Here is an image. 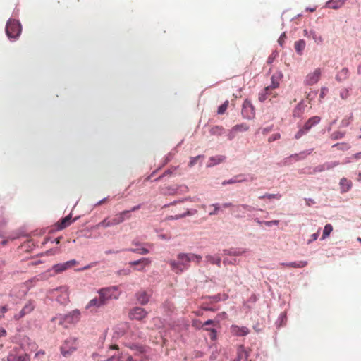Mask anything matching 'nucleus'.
I'll list each match as a JSON object with an SVG mask.
<instances>
[{"label":"nucleus","instance_id":"1","mask_svg":"<svg viewBox=\"0 0 361 361\" xmlns=\"http://www.w3.org/2000/svg\"><path fill=\"white\" fill-rule=\"evenodd\" d=\"M80 319V312L78 310H74L66 314H57L51 319L52 322H56L65 328L69 325L78 323Z\"/></svg>","mask_w":361,"mask_h":361},{"label":"nucleus","instance_id":"2","mask_svg":"<svg viewBox=\"0 0 361 361\" xmlns=\"http://www.w3.org/2000/svg\"><path fill=\"white\" fill-rule=\"evenodd\" d=\"M177 258V261L170 260L169 263L174 272L180 274L189 268L191 262L190 254L180 253Z\"/></svg>","mask_w":361,"mask_h":361},{"label":"nucleus","instance_id":"3","mask_svg":"<svg viewBox=\"0 0 361 361\" xmlns=\"http://www.w3.org/2000/svg\"><path fill=\"white\" fill-rule=\"evenodd\" d=\"M78 341L75 338L69 337L64 341L61 346V354L64 357L70 356L78 348Z\"/></svg>","mask_w":361,"mask_h":361},{"label":"nucleus","instance_id":"4","mask_svg":"<svg viewBox=\"0 0 361 361\" xmlns=\"http://www.w3.org/2000/svg\"><path fill=\"white\" fill-rule=\"evenodd\" d=\"M6 35L9 38L16 39L21 32L20 23L14 19H9L6 26Z\"/></svg>","mask_w":361,"mask_h":361},{"label":"nucleus","instance_id":"5","mask_svg":"<svg viewBox=\"0 0 361 361\" xmlns=\"http://www.w3.org/2000/svg\"><path fill=\"white\" fill-rule=\"evenodd\" d=\"M321 121V118L319 116H312L304 124L303 127L300 128L295 135V138L296 140L300 139L302 136L307 134V132L314 126L318 124Z\"/></svg>","mask_w":361,"mask_h":361},{"label":"nucleus","instance_id":"6","mask_svg":"<svg viewBox=\"0 0 361 361\" xmlns=\"http://www.w3.org/2000/svg\"><path fill=\"white\" fill-rule=\"evenodd\" d=\"M99 295L104 300L105 304L111 299H117L119 296L117 287L112 286L109 288H102L99 291Z\"/></svg>","mask_w":361,"mask_h":361},{"label":"nucleus","instance_id":"7","mask_svg":"<svg viewBox=\"0 0 361 361\" xmlns=\"http://www.w3.org/2000/svg\"><path fill=\"white\" fill-rule=\"evenodd\" d=\"M322 75V69L316 68L314 71L309 73L305 80L304 84L307 86H312L317 84L320 80Z\"/></svg>","mask_w":361,"mask_h":361},{"label":"nucleus","instance_id":"8","mask_svg":"<svg viewBox=\"0 0 361 361\" xmlns=\"http://www.w3.org/2000/svg\"><path fill=\"white\" fill-rule=\"evenodd\" d=\"M241 113L244 118L251 119L254 118L255 114V108L249 100L244 101Z\"/></svg>","mask_w":361,"mask_h":361},{"label":"nucleus","instance_id":"9","mask_svg":"<svg viewBox=\"0 0 361 361\" xmlns=\"http://www.w3.org/2000/svg\"><path fill=\"white\" fill-rule=\"evenodd\" d=\"M147 312L145 309L135 307L129 312V318L132 320L135 319L141 321L147 317Z\"/></svg>","mask_w":361,"mask_h":361},{"label":"nucleus","instance_id":"10","mask_svg":"<svg viewBox=\"0 0 361 361\" xmlns=\"http://www.w3.org/2000/svg\"><path fill=\"white\" fill-rule=\"evenodd\" d=\"M276 88H272L271 87L267 86L264 90L259 94V100L260 102H264L267 99H269V101H272L273 98H276L278 94L274 91Z\"/></svg>","mask_w":361,"mask_h":361},{"label":"nucleus","instance_id":"11","mask_svg":"<svg viewBox=\"0 0 361 361\" xmlns=\"http://www.w3.org/2000/svg\"><path fill=\"white\" fill-rule=\"evenodd\" d=\"M130 211H123L117 214H116L114 217L110 218L112 225L116 226L121 224L126 219H129L130 218Z\"/></svg>","mask_w":361,"mask_h":361},{"label":"nucleus","instance_id":"12","mask_svg":"<svg viewBox=\"0 0 361 361\" xmlns=\"http://www.w3.org/2000/svg\"><path fill=\"white\" fill-rule=\"evenodd\" d=\"M78 264V262L76 260L72 259V260L68 261L65 263L54 265L52 269L56 274H58V273L62 272L63 271H66L68 269H69Z\"/></svg>","mask_w":361,"mask_h":361},{"label":"nucleus","instance_id":"13","mask_svg":"<svg viewBox=\"0 0 361 361\" xmlns=\"http://www.w3.org/2000/svg\"><path fill=\"white\" fill-rule=\"evenodd\" d=\"M105 305L104 300L99 295V298H94L89 301L85 306L86 310H90V312L95 311L97 308Z\"/></svg>","mask_w":361,"mask_h":361},{"label":"nucleus","instance_id":"14","mask_svg":"<svg viewBox=\"0 0 361 361\" xmlns=\"http://www.w3.org/2000/svg\"><path fill=\"white\" fill-rule=\"evenodd\" d=\"M249 126L246 123L238 124L233 126L228 134V139L232 140L237 132H245L248 130Z\"/></svg>","mask_w":361,"mask_h":361},{"label":"nucleus","instance_id":"15","mask_svg":"<svg viewBox=\"0 0 361 361\" xmlns=\"http://www.w3.org/2000/svg\"><path fill=\"white\" fill-rule=\"evenodd\" d=\"M231 332L233 335L237 336H243L249 334V329L245 326H238L232 325L231 326Z\"/></svg>","mask_w":361,"mask_h":361},{"label":"nucleus","instance_id":"16","mask_svg":"<svg viewBox=\"0 0 361 361\" xmlns=\"http://www.w3.org/2000/svg\"><path fill=\"white\" fill-rule=\"evenodd\" d=\"M34 308H35V306L32 304V302H29L23 307V308L21 310V311L18 314H16L14 316V319L16 320L21 319L25 315L30 313L34 310Z\"/></svg>","mask_w":361,"mask_h":361},{"label":"nucleus","instance_id":"17","mask_svg":"<svg viewBox=\"0 0 361 361\" xmlns=\"http://www.w3.org/2000/svg\"><path fill=\"white\" fill-rule=\"evenodd\" d=\"M151 259L149 258H142L140 259L133 261L129 262V265L130 266H136L137 264H141V267L137 268L136 269L140 271H145V267L146 266H149L151 264Z\"/></svg>","mask_w":361,"mask_h":361},{"label":"nucleus","instance_id":"18","mask_svg":"<svg viewBox=\"0 0 361 361\" xmlns=\"http://www.w3.org/2000/svg\"><path fill=\"white\" fill-rule=\"evenodd\" d=\"M150 297L151 293L145 290H140L136 294L137 301L142 305H146L149 302Z\"/></svg>","mask_w":361,"mask_h":361},{"label":"nucleus","instance_id":"19","mask_svg":"<svg viewBox=\"0 0 361 361\" xmlns=\"http://www.w3.org/2000/svg\"><path fill=\"white\" fill-rule=\"evenodd\" d=\"M250 350L246 349L243 345H239L237 348V355L240 359L245 361H251L249 359Z\"/></svg>","mask_w":361,"mask_h":361},{"label":"nucleus","instance_id":"20","mask_svg":"<svg viewBox=\"0 0 361 361\" xmlns=\"http://www.w3.org/2000/svg\"><path fill=\"white\" fill-rule=\"evenodd\" d=\"M71 216L68 215L56 224V229L62 230L71 224Z\"/></svg>","mask_w":361,"mask_h":361},{"label":"nucleus","instance_id":"21","mask_svg":"<svg viewBox=\"0 0 361 361\" xmlns=\"http://www.w3.org/2000/svg\"><path fill=\"white\" fill-rule=\"evenodd\" d=\"M346 0H330L326 2V7L332 9H338L342 7Z\"/></svg>","mask_w":361,"mask_h":361},{"label":"nucleus","instance_id":"22","mask_svg":"<svg viewBox=\"0 0 361 361\" xmlns=\"http://www.w3.org/2000/svg\"><path fill=\"white\" fill-rule=\"evenodd\" d=\"M283 78L281 72H276L271 76V85L269 87L272 88H277L279 86L281 80Z\"/></svg>","mask_w":361,"mask_h":361},{"label":"nucleus","instance_id":"23","mask_svg":"<svg viewBox=\"0 0 361 361\" xmlns=\"http://www.w3.org/2000/svg\"><path fill=\"white\" fill-rule=\"evenodd\" d=\"M339 184H340L341 190L342 192H346L352 187L351 180L347 179L346 178H341Z\"/></svg>","mask_w":361,"mask_h":361},{"label":"nucleus","instance_id":"24","mask_svg":"<svg viewBox=\"0 0 361 361\" xmlns=\"http://www.w3.org/2000/svg\"><path fill=\"white\" fill-rule=\"evenodd\" d=\"M305 35L307 37H312L315 43L320 44L323 42V38L321 35H318L315 31H310V34H307V30H305Z\"/></svg>","mask_w":361,"mask_h":361},{"label":"nucleus","instance_id":"25","mask_svg":"<svg viewBox=\"0 0 361 361\" xmlns=\"http://www.w3.org/2000/svg\"><path fill=\"white\" fill-rule=\"evenodd\" d=\"M226 157L223 155H217L215 157H212L209 159V163L208 164V166H215L225 160Z\"/></svg>","mask_w":361,"mask_h":361},{"label":"nucleus","instance_id":"26","mask_svg":"<svg viewBox=\"0 0 361 361\" xmlns=\"http://www.w3.org/2000/svg\"><path fill=\"white\" fill-rule=\"evenodd\" d=\"M305 46L306 43L303 39L296 41L294 44L295 49L299 55L302 54V51L305 49Z\"/></svg>","mask_w":361,"mask_h":361},{"label":"nucleus","instance_id":"27","mask_svg":"<svg viewBox=\"0 0 361 361\" xmlns=\"http://www.w3.org/2000/svg\"><path fill=\"white\" fill-rule=\"evenodd\" d=\"M197 210L194 209V210H189L188 209H185V212L183 214H178V215H175V216H171L169 217V219H179L180 218H183L185 217V216H190V215H194L197 213Z\"/></svg>","mask_w":361,"mask_h":361},{"label":"nucleus","instance_id":"28","mask_svg":"<svg viewBox=\"0 0 361 361\" xmlns=\"http://www.w3.org/2000/svg\"><path fill=\"white\" fill-rule=\"evenodd\" d=\"M206 261L212 264H216L218 267L221 265V259L219 256L207 255L205 257Z\"/></svg>","mask_w":361,"mask_h":361},{"label":"nucleus","instance_id":"29","mask_svg":"<svg viewBox=\"0 0 361 361\" xmlns=\"http://www.w3.org/2000/svg\"><path fill=\"white\" fill-rule=\"evenodd\" d=\"M111 226H113V225H112L111 221L110 219V217H106L104 220H102V221L98 223L94 226V228L97 229H99L100 228H106L111 227Z\"/></svg>","mask_w":361,"mask_h":361},{"label":"nucleus","instance_id":"30","mask_svg":"<svg viewBox=\"0 0 361 361\" xmlns=\"http://www.w3.org/2000/svg\"><path fill=\"white\" fill-rule=\"evenodd\" d=\"M243 175L242 174H240V175H238V176H234L233 178L231 179H229L228 180H224L222 184L224 185H226V184H233V183H242L243 181L245 180V178H243Z\"/></svg>","mask_w":361,"mask_h":361},{"label":"nucleus","instance_id":"31","mask_svg":"<svg viewBox=\"0 0 361 361\" xmlns=\"http://www.w3.org/2000/svg\"><path fill=\"white\" fill-rule=\"evenodd\" d=\"M349 76V71L347 68H342L336 75V80L338 81H343L347 79Z\"/></svg>","mask_w":361,"mask_h":361},{"label":"nucleus","instance_id":"32","mask_svg":"<svg viewBox=\"0 0 361 361\" xmlns=\"http://www.w3.org/2000/svg\"><path fill=\"white\" fill-rule=\"evenodd\" d=\"M224 132V128L221 126H214L209 130L210 134L212 135H221Z\"/></svg>","mask_w":361,"mask_h":361},{"label":"nucleus","instance_id":"33","mask_svg":"<svg viewBox=\"0 0 361 361\" xmlns=\"http://www.w3.org/2000/svg\"><path fill=\"white\" fill-rule=\"evenodd\" d=\"M288 267L291 268H303L307 265V261H298V262H293L288 263L287 264Z\"/></svg>","mask_w":361,"mask_h":361},{"label":"nucleus","instance_id":"34","mask_svg":"<svg viewBox=\"0 0 361 361\" xmlns=\"http://www.w3.org/2000/svg\"><path fill=\"white\" fill-rule=\"evenodd\" d=\"M161 192L165 195H174L177 193V188L171 186L165 187L161 189Z\"/></svg>","mask_w":361,"mask_h":361},{"label":"nucleus","instance_id":"35","mask_svg":"<svg viewBox=\"0 0 361 361\" xmlns=\"http://www.w3.org/2000/svg\"><path fill=\"white\" fill-rule=\"evenodd\" d=\"M332 231H333L332 226L330 224H326L324 226L322 239L324 240V239L326 238L327 237H329V235H330V233Z\"/></svg>","mask_w":361,"mask_h":361},{"label":"nucleus","instance_id":"36","mask_svg":"<svg viewBox=\"0 0 361 361\" xmlns=\"http://www.w3.org/2000/svg\"><path fill=\"white\" fill-rule=\"evenodd\" d=\"M281 197V195L279 193H277V194L266 193L264 195L259 196V199H261V200L265 199V198H267L269 200H272V199L279 200Z\"/></svg>","mask_w":361,"mask_h":361},{"label":"nucleus","instance_id":"37","mask_svg":"<svg viewBox=\"0 0 361 361\" xmlns=\"http://www.w3.org/2000/svg\"><path fill=\"white\" fill-rule=\"evenodd\" d=\"M128 250L130 252H134V253L140 254V255H147L149 252V250L147 248H145V247L130 248V249H128Z\"/></svg>","mask_w":361,"mask_h":361},{"label":"nucleus","instance_id":"38","mask_svg":"<svg viewBox=\"0 0 361 361\" xmlns=\"http://www.w3.org/2000/svg\"><path fill=\"white\" fill-rule=\"evenodd\" d=\"M254 208L250 205L247 204H239L236 206V211L237 212H242V210L248 211V212H252L254 211Z\"/></svg>","mask_w":361,"mask_h":361},{"label":"nucleus","instance_id":"39","mask_svg":"<svg viewBox=\"0 0 361 361\" xmlns=\"http://www.w3.org/2000/svg\"><path fill=\"white\" fill-rule=\"evenodd\" d=\"M339 165L338 161H333V162H326L323 164L324 171L331 170V169Z\"/></svg>","mask_w":361,"mask_h":361},{"label":"nucleus","instance_id":"40","mask_svg":"<svg viewBox=\"0 0 361 361\" xmlns=\"http://www.w3.org/2000/svg\"><path fill=\"white\" fill-rule=\"evenodd\" d=\"M229 102L228 100H226L223 104H221L219 108L217 113L218 114H224L226 109H228Z\"/></svg>","mask_w":361,"mask_h":361},{"label":"nucleus","instance_id":"41","mask_svg":"<svg viewBox=\"0 0 361 361\" xmlns=\"http://www.w3.org/2000/svg\"><path fill=\"white\" fill-rule=\"evenodd\" d=\"M344 136V133L343 132H341V131H336V132H334L331 135V138L334 140H338V139H341L343 138Z\"/></svg>","mask_w":361,"mask_h":361},{"label":"nucleus","instance_id":"42","mask_svg":"<svg viewBox=\"0 0 361 361\" xmlns=\"http://www.w3.org/2000/svg\"><path fill=\"white\" fill-rule=\"evenodd\" d=\"M190 254L191 262H195L197 264H199L201 262L202 256H200L199 255H195L193 253H190Z\"/></svg>","mask_w":361,"mask_h":361},{"label":"nucleus","instance_id":"43","mask_svg":"<svg viewBox=\"0 0 361 361\" xmlns=\"http://www.w3.org/2000/svg\"><path fill=\"white\" fill-rule=\"evenodd\" d=\"M350 95L349 90L346 88L342 89L340 92V97L343 99H346Z\"/></svg>","mask_w":361,"mask_h":361},{"label":"nucleus","instance_id":"44","mask_svg":"<svg viewBox=\"0 0 361 361\" xmlns=\"http://www.w3.org/2000/svg\"><path fill=\"white\" fill-rule=\"evenodd\" d=\"M16 361H30V355L27 354H23L18 355Z\"/></svg>","mask_w":361,"mask_h":361},{"label":"nucleus","instance_id":"45","mask_svg":"<svg viewBox=\"0 0 361 361\" xmlns=\"http://www.w3.org/2000/svg\"><path fill=\"white\" fill-rule=\"evenodd\" d=\"M126 346H128L130 349L131 350H137L139 352H142V347L141 346H139L136 344H126Z\"/></svg>","mask_w":361,"mask_h":361},{"label":"nucleus","instance_id":"46","mask_svg":"<svg viewBox=\"0 0 361 361\" xmlns=\"http://www.w3.org/2000/svg\"><path fill=\"white\" fill-rule=\"evenodd\" d=\"M281 138V135L280 133H275V134H273L271 135L269 138H268V142H274L275 140H277Z\"/></svg>","mask_w":361,"mask_h":361},{"label":"nucleus","instance_id":"47","mask_svg":"<svg viewBox=\"0 0 361 361\" xmlns=\"http://www.w3.org/2000/svg\"><path fill=\"white\" fill-rule=\"evenodd\" d=\"M212 207H214V210L212 212H209V215L210 216L216 215L220 209V207H219V204H212Z\"/></svg>","mask_w":361,"mask_h":361},{"label":"nucleus","instance_id":"48","mask_svg":"<svg viewBox=\"0 0 361 361\" xmlns=\"http://www.w3.org/2000/svg\"><path fill=\"white\" fill-rule=\"evenodd\" d=\"M264 225L267 226H271L273 225H278L279 224V220H273V221H263L262 222Z\"/></svg>","mask_w":361,"mask_h":361},{"label":"nucleus","instance_id":"49","mask_svg":"<svg viewBox=\"0 0 361 361\" xmlns=\"http://www.w3.org/2000/svg\"><path fill=\"white\" fill-rule=\"evenodd\" d=\"M207 330L209 331H210V334H209V337L212 340H215L216 338V331L215 329H207Z\"/></svg>","mask_w":361,"mask_h":361},{"label":"nucleus","instance_id":"50","mask_svg":"<svg viewBox=\"0 0 361 361\" xmlns=\"http://www.w3.org/2000/svg\"><path fill=\"white\" fill-rule=\"evenodd\" d=\"M17 357H18V355L11 353L7 356V360L8 361H16Z\"/></svg>","mask_w":361,"mask_h":361},{"label":"nucleus","instance_id":"51","mask_svg":"<svg viewBox=\"0 0 361 361\" xmlns=\"http://www.w3.org/2000/svg\"><path fill=\"white\" fill-rule=\"evenodd\" d=\"M200 158V156H197L195 157L191 158L190 163H189V166H190V167L193 166L196 164L197 159Z\"/></svg>","mask_w":361,"mask_h":361},{"label":"nucleus","instance_id":"52","mask_svg":"<svg viewBox=\"0 0 361 361\" xmlns=\"http://www.w3.org/2000/svg\"><path fill=\"white\" fill-rule=\"evenodd\" d=\"M322 171H324V166H323V164L318 165V166H317L314 169V173H317V172H322Z\"/></svg>","mask_w":361,"mask_h":361},{"label":"nucleus","instance_id":"53","mask_svg":"<svg viewBox=\"0 0 361 361\" xmlns=\"http://www.w3.org/2000/svg\"><path fill=\"white\" fill-rule=\"evenodd\" d=\"M318 236H319V231H317V233H315L311 235V239L309 240V243H310L311 241L316 240L318 238Z\"/></svg>","mask_w":361,"mask_h":361},{"label":"nucleus","instance_id":"54","mask_svg":"<svg viewBox=\"0 0 361 361\" xmlns=\"http://www.w3.org/2000/svg\"><path fill=\"white\" fill-rule=\"evenodd\" d=\"M8 310V307L7 305H4L0 308V312H2V314L4 315L6 312H7Z\"/></svg>","mask_w":361,"mask_h":361},{"label":"nucleus","instance_id":"55","mask_svg":"<svg viewBox=\"0 0 361 361\" xmlns=\"http://www.w3.org/2000/svg\"><path fill=\"white\" fill-rule=\"evenodd\" d=\"M6 334H7V333H6V329L2 327H0V338L6 336Z\"/></svg>","mask_w":361,"mask_h":361},{"label":"nucleus","instance_id":"56","mask_svg":"<svg viewBox=\"0 0 361 361\" xmlns=\"http://www.w3.org/2000/svg\"><path fill=\"white\" fill-rule=\"evenodd\" d=\"M121 361H135L132 356H128L126 358H125L124 357H121Z\"/></svg>","mask_w":361,"mask_h":361},{"label":"nucleus","instance_id":"57","mask_svg":"<svg viewBox=\"0 0 361 361\" xmlns=\"http://www.w3.org/2000/svg\"><path fill=\"white\" fill-rule=\"evenodd\" d=\"M352 158L356 160L361 159V152L353 154Z\"/></svg>","mask_w":361,"mask_h":361},{"label":"nucleus","instance_id":"58","mask_svg":"<svg viewBox=\"0 0 361 361\" xmlns=\"http://www.w3.org/2000/svg\"><path fill=\"white\" fill-rule=\"evenodd\" d=\"M326 91H327V89L326 87L322 88L321 93H320V98H322V99L324 98Z\"/></svg>","mask_w":361,"mask_h":361},{"label":"nucleus","instance_id":"59","mask_svg":"<svg viewBox=\"0 0 361 361\" xmlns=\"http://www.w3.org/2000/svg\"><path fill=\"white\" fill-rule=\"evenodd\" d=\"M203 356V353L200 351H197L195 353V357H202Z\"/></svg>","mask_w":361,"mask_h":361},{"label":"nucleus","instance_id":"60","mask_svg":"<svg viewBox=\"0 0 361 361\" xmlns=\"http://www.w3.org/2000/svg\"><path fill=\"white\" fill-rule=\"evenodd\" d=\"M140 207H141V205L138 204V205H136V206L132 207L131 209H130L129 211H130V212H135V211H137V210L140 209Z\"/></svg>","mask_w":361,"mask_h":361},{"label":"nucleus","instance_id":"61","mask_svg":"<svg viewBox=\"0 0 361 361\" xmlns=\"http://www.w3.org/2000/svg\"><path fill=\"white\" fill-rule=\"evenodd\" d=\"M168 305V309H169V310L172 311V310H173V304H171V303H170V302H166L164 304V307H165L166 305Z\"/></svg>","mask_w":361,"mask_h":361},{"label":"nucleus","instance_id":"62","mask_svg":"<svg viewBox=\"0 0 361 361\" xmlns=\"http://www.w3.org/2000/svg\"><path fill=\"white\" fill-rule=\"evenodd\" d=\"M171 173H172V171H171L170 169H169V170L166 171L163 173V175H162L161 176H159V177L157 178V180H160V179L161 178V177H162V176H166V175H169V174H171Z\"/></svg>","mask_w":361,"mask_h":361},{"label":"nucleus","instance_id":"63","mask_svg":"<svg viewBox=\"0 0 361 361\" xmlns=\"http://www.w3.org/2000/svg\"><path fill=\"white\" fill-rule=\"evenodd\" d=\"M271 128H263L262 129V133L263 134H267L268 133L269 131H271Z\"/></svg>","mask_w":361,"mask_h":361},{"label":"nucleus","instance_id":"64","mask_svg":"<svg viewBox=\"0 0 361 361\" xmlns=\"http://www.w3.org/2000/svg\"><path fill=\"white\" fill-rule=\"evenodd\" d=\"M107 201V198H104L102 200L99 201L96 205H101L104 203H105Z\"/></svg>","mask_w":361,"mask_h":361}]
</instances>
